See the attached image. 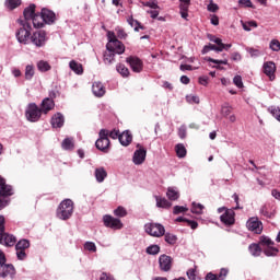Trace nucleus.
Masks as SVG:
<instances>
[{"label": "nucleus", "instance_id": "obj_36", "mask_svg": "<svg viewBox=\"0 0 280 280\" xmlns=\"http://www.w3.org/2000/svg\"><path fill=\"white\" fill-rule=\"evenodd\" d=\"M164 240H165L166 244L174 246V244H176V242L178 241V237H176V235H174L172 233H166V234H164Z\"/></svg>", "mask_w": 280, "mask_h": 280}, {"label": "nucleus", "instance_id": "obj_51", "mask_svg": "<svg viewBox=\"0 0 280 280\" xmlns=\"http://www.w3.org/2000/svg\"><path fill=\"white\" fill-rule=\"evenodd\" d=\"M185 211H189V209L187 207H185V206H175L173 208V213L175 215H178V213H185Z\"/></svg>", "mask_w": 280, "mask_h": 280}, {"label": "nucleus", "instance_id": "obj_35", "mask_svg": "<svg viewBox=\"0 0 280 280\" xmlns=\"http://www.w3.org/2000/svg\"><path fill=\"white\" fill-rule=\"evenodd\" d=\"M116 70L120 75H122V78H128V75H130V70H128V68L122 63L117 65Z\"/></svg>", "mask_w": 280, "mask_h": 280}, {"label": "nucleus", "instance_id": "obj_14", "mask_svg": "<svg viewBox=\"0 0 280 280\" xmlns=\"http://www.w3.org/2000/svg\"><path fill=\"white\" fill-rule=\"evenodd\" d=\"M264 73L269 78L270 82H275L277 72V65L273 61H266L262 66Z\"/></svg>", "mask_w": 280, "mask_h": 280}, {"label": "nucleus", "instance_id": "obj_1", "mask_svg": "<svg viewBox=\"0 0 280 280\" xmlns=\"http://www.w3.org/2000/svg\"><path fill=\"white\" fill-rule=\"evenodd\" d=\"M19 23L22 25V27H20L15 33L18 43L27 45V43H30V38L32 37V23L23 22V20H20Z\"/></svg>", "mask_w": 280, "mask_h": 280}, {"label": "nucleus", "instance_id": "obj_40", "mask_svg": "<svg viewBox=\"0 0 280 280\" xmlns=\"http://www.w3.org/2000/svg\"><path fill=\"white\" fill-rule=\"evenodd\" d=\"M5 5L9 10H15V8L21 5V0H7Z\"/></svg>", "mask_w": 280, "mask_h": 280}, {"label": "nucleus", "instance_id": "obj_31", "mask_svg": "<svg viewBox=\"0 0 280 280\" xmlns=\"http://www.w3.org/2000/svg\"><path fill=\"white\" fill-rule=\"evenodd\" d=\"M248 249L253 257H259V255H261V247L259 244H250Z\"/></svg>", "mask_w": 280, "mask_h": 280}, {"label": "nucleus", "instance_id": "obj_5", "mask_svg": "<svg viewBox=\"0 0 280 280\" xmlns=\"http://www.w3.org/2000/svg\"><path fill=\"white\" fill-rule=\"evenodd\" d=\"M98 139L95 142V147L101 152H108V148H110V140L108 139V130L101 129L98 133Z\"/></svg>", "mask_w": 280, "mask_h": 280}, {"label": "nucleus", "instance_id": "obj_49", "mask_svg": "<svg viewBox=\"0 0 280 280\" xmlns=\"http://www.w3.org/2000/svg\"><path fill=\"white\" fill-rule=\"evenodd\" d=\"M260 244L267 247L275 246V242H272V240H270L268 236H260Z\"/></svg>", "mask_w": 280, "mask_h": 280}, {"label": "nucleus", "instance_id": "obj_59", "mask_svg": "<svg viewBox=\"0 0 280 280\" xmlns=\"http://www.w3.org/2000/svg\"><path fill=\"white\" fill-rule=\"evenodd\" d=\"M120 135L121 133H119V130H116V129H114L110 132H108V137H110V139H119Z\"/></svg>", "mask_w": 280, "mask_h": 280}, {"label": "nucleus", "instance_id": "obj_25", "mask_svg": "<svg viewBox=\"0 0 280 280\" xmlns=\"http://www.w3.org/2000/svg\"><path fill=\"white\" fill-rule=\"evenodd\" d=\"M206 60L208 62H213V65H217V66H212V69H224V67L220 66V65H229V59H223V60H218V59H213L211 57H207Z\"/></svg>", "mask_w": 280, "mask_h": 280}, {"label": "nucleus", "instance_id": "obj_33", "mask_svg": "<svg viewBox=\"0 0 280 280\" xmlns=\"http://www.w3.org/2000/svg\"><path fill=\"white\" fill-rule=\"evenodd\" d=\"M175 150L178 159H185V156H187V149H185L184 144H177Z\"/></svg>", "mask_w": 280, "mask_h": 280}, {"label": "nucleus", "instance_id": "obj_10", "mask_svg": "<svg viewBox=\"0 0 280 280\" xmlns=\"http://www.w3.org/2000/svg\"><path fill=\"white\" fill-rule=\"evenodd\" d=\"M0 277L2 279L5 278H10V279H14V277H16V269L14 268V265L12 264H3L0 265Z\"/></svg>", "mask_w": 280, "mask_h": 280}, {"label": "nucleus", "instance_id": "obj_58", "mask_svg": "<svg viewBox=\"0 0 280 280\" xmlns=\"http://www.w3.org/2000/svg\"><path fill=\"white\" fill-rule=\"evenodd\" d=\"M219 7L218 4L213 3V1H210V3L208 4V11L209 12H218Z\"/></svg>", "mask_w": 280, "mask_h": 280}, {"label": "nucleus", "instance_id": "obj_47", "mask_svg": "<svg viewBox=\"0 0 280 280\" xmlns=\"http://www.w3.org/2000/svg\"><path fill=\"white\" fill-rule=\"evenodd\" d=\"M116 34L117 38H120V40H126V38H128V34L121 27H116Z\"/></svg>", "mask_w": 280, "mask_h": 280}, {"label": "nucleus", "instance_id": "obj_57", "mask_svg": "<svg viewBox=\"0 0 280 280\" xmlns=\"http://www.w3.org/2000/svg\"><path fill=\"white\" fill-rule=\"evenodd\" d=\"M178 136L180 139H185L187 137V128L185 126H182L178 129Z\"/></svg>", "mask_w": 280, "mask_h": 280}, {"label": "nucleus", "instance_id": "obj_18", "mask_svg": "<svg viewBox=\"0 0 280 280\" xmlns=\"http://www.w3.org/2000/svg\"><path fill=\"white\" fill-rule=\"evenodd\" d=\"M24 20L23 23H30L34 19V15L36 14V4H31L26 9H24Z\"/></svg>", "mask_w": 280, "mask_h": 280}, {"label": "nucleus", "instance_id": "obj_26", "mask_svg": "<svg viewBox=\"0 0 280 280\" xmlns=\"http://www.w3.org/2000/svg\"><path fill=\"white\" fill-rule=\"evenodd\" d=\"M156 200V207L160 209H171L172 208V202L165 198L161 197H155Z\"/></svg>", "mask_w": 280, "mask_h": 280}, {"label": "nucleus", "instance_id": "obj_55", "mask_svg": "<svg viewBox=\"0 0 280 280\" xmlns=\"http://www.w3.org/2000/svg\"><path fill=\"white\" fill-rule=\"evenodd\" d=\"M240 8H253V2L250 0H238Z\"/></svg>", "mask_w": 280, "mask_h": 280}, {"label": "nucleus", "instance_id": "obj_62", "mask_svg": "<svg viewBox=\"0 0 280 280\" xmlns=\"http://www.w3.org/2000/svg\"><path fill=\"white\" fill-rule=\"evenodd\" d=\"M248 54L252 56V58H257L259 56V50L255 48H247Z\"/></svg>", "mask_w": 280, "mask_h": 280}, {"label": "nucleus", "instance_id": "obj_38", "mask_svg": "<svg viewBox=\"0 0 280 280\" xmlns=\"http://www.w3.org/2000/svg\"><path fill=\"white\" fill-rule=\"evenodd\" d=\"M35 74V70H34V66L32 65H27L25 67V80H32V78H34Z\"/></svg>", "mask_w": 280, "mask_h": 280}, {"label": "nucleus", "instance_id": "obj_56", "mask_svg": "<svg viewBox=\"0 0 280 280\" xmlns=\"http://www.w3.org/2000/svg\"><path fill=\"white\" fill-rule=\"evenodd\" d=\"M226 275H229V269L222 268L220 270L219 275H217V280H224V279H226Z\"/></svg>", "mask_w": 280, "mask_h": 280}, {"label": "nucleus", "instance_id": "obj_27", "mask_svg": "<svg viewBox=\"0 0 280 280\" xmlns=\"http://www.w3.org/2000/svg\"><path fill=\"white\" fill-rule=\"evenodd\" d=\"M31 21L33 23V27H35L36 30L44 27L45 25V22L43 21V15L38 13H36Z\"/></svg>", "mask_w": 280, "mask_h": 280}, {"label": "nucleus", "instance_id": "obj_8", "mask_svg": "<svg viewBox=\"0 0 280 280\" xmlns=\"http://www.w3.org/2000/svg\"><path fill=\"white\" fill-rule=\"evenodd\" d=\"M107 51L121 56L126 51V46L120 40H110L106 44Z\"/></svg>", "mask_w": 280, "mask_h": 280}, {"label": "nucleus", "instance_id": "obj_28", "mask_svg": "<svg viewBox=\"0 0 280 280\" xmlns=\"http://www.w3.org/2000/svg\"><path fill=\"white\" fill-rule=\"evenodd\" d=\"M108 176V173H106V170L104 167H100L95 170V178L97 183H104V179Z\"/></svg>", "mask_w": 280, "mask_h": 280}, {"label": "nucleus", "instance_id": "obj_16", "mask_svg": "<svg viewBox=\"0 0 280 280\" xmlns=\"http://www.w3.org/2000/svg\"><path fill=\"white\" fill-rule=\"evenodd\" d=\"M220 220L221 222H223V224H226L228 226L235 224V211L225 210V212L220 217Z\"/></svg>", "mask_w": 280, "mask_h": 280}, {"label": "nucleus", "instance_id": "obj_3", "mask_svg": "<svg viewBox=\"0 0 280 280\" xmlns=\"http://www.w3.org/2000/svg\"><path fill=\"white\" fill-rule=\"evenodd\" d=\"M14 195L12 186L5 184V180L0 186V211L10 205V196Z\"/></svg>", "mask_w": 280, "mask_h": 280}, {"label": "nucleus", "instance_id": "obj_44", "mask_svg": "<svg viewBox=\"0 0 280 280\" xmlns=\"http://www.w3.org/2000/svg\"><path fill=\"white\" fill-rule=\"evenodd\" d=\"M148 255H159L161 247L159 245H151L147 248Z\"/></svg>", "mask_w": 280, "mask_h": 280}, {"label": "nucleus", "instance_id": "obj_60", "mask_svg": "<svg viewBox=\"0 0 280 280\" xmlns=\"http://www.w3.org/2000/svg\"><path fill=\"white\" fill-rule=\"evenodd\" d=\"M16 257H18V259L23 260V259H25V257H27V255L25 254V250L16 249Z\"/></svg>", "mask_w": 280, "mask_h": 280}, {"label": "nucleus", "instance_id": "obj_39", "mask_svg": "<svg viewBox=\"0 0 280 280\" xmlns=\"http://www.w3.org/2000/svg\"><path fill=\"white\" fill-rule=\"evenodd\" d=\"M61 147H62L63 150H73V148H74L73 139L66 138L62 141Z\"/></svg>", "mask_w": 280, "mask_h": 280}, {"label": "nucleus", "instance_id": "obj_23", "mask_svg": "<svg viewBox=\"0 0 280 280\" xmlns=\"http://www.w3.org/2000/svg\"><path fill=\"white\" fill-rule=\"evenodd\" d=\"M119 141L121 145H130L132 142V135H130V131H124L119 135Z\"/></svg>", "mask_w": 280, "mask_h": 280}, {"label": "nucleus", "instance_id": "obj_2", "mask_svg": "<svg viewBox=\"0 0 280 280\" xmlns=\"http://www.w3.org/2000/svg\"><path fill=\"white\" fill-rule=\"evenodd\" d=\"M57 215L60 220H69L73 215V201L71 199L61 201L57 209Z\"/></svg>", "mask_w": 280, "mask_h": 280}, {"label": "nucleus", "instance_id": "obj_17", "mask_svg": "<svg viewBox=\"0 0 280 280\" xmlns=\"http://www.w3.org/2000/svg\"><path fill=\"white\" fill-rule=\"evenodd\" d=\"M0 244L3 246H14L16 244V237H14V235L2 232V234H0Z\"/></svg>", "mask_w": 280, "mask_h": 280}, {"label": "nucleus", "instance_id": "obj_30", "mask_svg": "<svg viewBox=\"0 0 280 280\" xmlns=\"http://www.w3.org/2000/svg\"><path fill=\"white\" fill-rule=\"evenodd\" d=\"M37 69L38 71H40L42 73H45L47 71H51V66L49 65V62L45 61V60H39L37 62Z\"/></svg>", "mask_w": 280, "mask_h": 280}, {"label": "nucleus", "instance_id": "obj_6", "mask_svg": "<svg viewBox=\"0 0 280 280\" xmlns=\"http://www.w3.org/2000/svg\"><path fill=\"white\" fill-rule=\"evenodd\" d=\"M144 231L152 237H163V235H165V228L159 223H147Z\"/></svg>", "mask_w": 280, "mask_h": 280}, {"label": "nucleus", "instance_id": "obj_19", "mask_svg": "<svg viewBox=\"0 0 280 280\" xmlns=\"http://www.w3.org/2000/svg\"><path fill=\"white\" fill-rule=\"evenodd\" d=\"M50 124L52 128H62L65 126V116L60 113L55 114L51 117Z\"/></svg>", "mask_w": 280, "mask_h": 280}, {"label": "nucleus", "instance_id": "obj_64", "mask_svg": "<svg viewBox=\"0 0 280 280\" xmlns=\"http://www.w3.org/2000/svg\"><path fill=\"white\" fill-rule=\"evenodd\" d=\"M101 280H115V278H113V276L106 273V272H103L101 275Z\"/></svg>", "mask_w": 280, "mask_h": 280}, {"label": "nucleus", "instance_id": "obj_42", "mask_svg": "<svg viewBox=\"0 0 280 280\" xmlns=\"http://www.w3.org/2000/svg\"><path fill=\"white\" fill-rule=\"evenodd\" d=\"M30 246V241L27 240H21L16 245H15V250H25Z\"/></svg>", "mask_w": 280, "mask_h": 280}, {"label": "nucleus", "instance_id": "obj_20", "mask_svg": "<svg viewBox=\"0 0 280 280\" xmlns=\"http://www.w3.org/2000/svg\"><path fill=\"white\" fill-rule=\"evenodd\" d=\"M92 92L94 93L95 97H104L106 94V89H104V84H102V82H94L92 85Z\"/></svg>", "mask_w": 280, "mask_h": 280}, {"label": "nucleus", "instance_id": "obj_21", "mask_svg": "<svg viewBox=\"0 0 280 280\" xmlns=\"http://www.w3.org/2000/svg\"><path fill=\"white\" fill-rule=\"evenodd\" d=\"M40 15L44 23H54V21H56V13L47 9H43Z\"/></svg>", "mask_w": 280, "mask_h": 280}, {"label": "nucleus", "instance_id": "obj_4", "mask_svg": "<svg viewBox=\"0 0 280 280\" xmlns=\"http://www.w3.org/2000/svg\"><path fill=\"white\" fill-rule=\"evenodd\" d=\"M42 115H43V109L38 108V105H36V103L28 104L25 112V117L27 121L36 122L40 119Z\"/></svg>", "mask_w": 280, "mask_h": 280}, {"label": "nucleus", "instance_id": "obj_24", "mask_svg": "<svg viewBox=\"0 0 280 280\" xmlns=\"http://www.w3.org/2000/svg\"><path fill=\"white\" fill-rule=\"evenodd\" d=\"M69 67L71 71H74L77 73V75H82V73H84V68H82V63H79L75 60H71Z\"/></svg>", "mask_w": 280, "mask_h": 280}, {"label": "nucleus", "instance_id": "obj_15", "mask_svg": "<svg viewBox=\"0 0 280 280\" xmlns=\"http://www.w3.org/2000/svg\"><path fill=\"white\" fill-rule=\"evenodd\" d=\"M247 229L248 231H253L254 233H257L258 235L264 231V225L261 224V221L257 218H250L247 221Z\"/></svg>", "mask_w": 280, "mask_h": 280}, {"label": "nucleus", "instance_id": "obj_29", "mask_svg": "<svg viewBox=\"0 0 280 280\" xmlns=\"http://www.w3.org/2000/svg\"><path fill=\"white\" fill-rule=\"evenodd\" d=\"M166 196L168 200L176 201L178 198H180V194H178V190L170 187L166 191Z\"/></svg>", "mask_w": 280, "mask_h": 280}, {"label": "nucleus", "instance_id": "obj_45", "mask_svg": "<svg viewBox=\"0 0 280 280\" xmlns=\"http://www.w3.org/2000/svg\"><path fill=\"white\" fill-rule=\"evenodd\" d=\"M114 214L117 218H126V215H128V212L124 207L119 206L116 210H114Z\"/></svg>", "mask_w": 280, "mask_h": 280}, {"label": "nucleus", "instance_id": "obj_22", "mask_svg": "<svg viewBox=\"0 0 280 280\" xmlns=\"http://www.w3.org/2000/svg\"><path fill=\"white\" fill-rule=\"evenodd\" d=\"M54 106H56V104L54 103V100L46 97L42 102L40 109L43 113H45V115H47L49 110H52Z\"/></svg>", "mask_w": 280, "mask_h": 280}, {"label": "nucleus", "instance_id": "obj_53", "mask_svg": "<svg viewBox=\"0 0 280 280\" xmlns=\"http://www.w3.org/2000/svg\"><path fill=\"white\" fill-rule=\"evenodd\" d=\"M231 110H233V108L229 105V104H225L222 106L221 108V114L224 116V117H229V115H231Z\"/></svg>", "mask_w": 280, "mask_h": 280}, {"label": "nucleus", "instance_id": "obj_54", "mask_svg": "<svg viewBox=\"0 0 280 280\" xmlns=\"http://www.w3.org/2000/svg\"><path fill=\"white\" fill-rule=\"evenodd\" d=\"M242 25H243V30H245V32H250V27H257V22L250 21L247 24L242 22Z\"/></svg>", "mask_w": 280, "mask_h": 280}, {"label": "nucleus", "instance_id": "obj_50", "mask_svg": "<svg viewBox=\"0 0 280 280\" xmlns=\"http://www.w3.org/2000/svg\"><path fill=\"white\" fill-rule=\"evenodd\" d=\"M85 250H90V253H96L97 252V246H95V243L93 242H86L84 244Z\"/></svg>", "mask_w": 280, "mask_h": 280}, {"label": "nucleus", "instance_id": "obj_63", "mask_svg": "<svg viewBox=\"0 0 280 280\" xmlns=\"http://www.w3.org/2000/svg\"><path fill=\"white\" fill-rule=\"evenodd\" d=\"M187 277L189 280H196V269H189L187 271Z\"/></svg>", "mask_w": 280, "mask_h": 280}, {"label": "nucleus", "instance_id": "obj_52", "mask_svg": "<svg viewBox=\"0 0 280 280\" xmlns=\"http://www.w3.org/2000/svg\"><path fill=\"white\" fill-rule=\"evenodd\" d=\"M233 83L235 84V86H237V89H244V82L242 81V75H235L233 78Z\"/></svg>", "mask_w": 280, "mask_h": 280}, {"label": "nucleus", "instance_id": "obj_41", "mask_svg": "<svg viewBox=\"0 0 280 280\" xmlns=\"http://www.w3.org/2000/svg\"><path fill=\"white\" fill-rule=\"evenodd\" d=\"M264 253L267 257H275L277 255V253H279V249L277 247H272V245H270L269 247H267L264 250Z\"/></svg>", "mask_w": 280, "mask_h": 280}, {"label": "nucleus", "instance_id": "obj_32", "mask_svg": "<svg viewBox=\"0 0 280 280\" xmlns=\"http://www.w3.org/2000/svg\"><path fill=\"white\" fill-rule=\"evenodd\" d=\"M127 23H128L131 27H133L135 32H139V28H140V30H143V26L141 25V23H139V21H137V20H133L132 16H130V18L127 19Z\"/></svg>", "mask_w": 280, "mask_h": 280}, {"label": "nucleus", "instance_id": "obj_48", "mask_svg": "<svg viewBox=\"0 0 280 280\" xmlns=\"http://www.w3.org/2000/svg\"><path fill=\"white\" fill-rule=\"evenodd\" d=\"M202 209H205V206L200 203L192 202L191 213L200 214L202 213Z\"/></svg>", "mask_w": 280, "mask_h": 280}, {"label": "nucleus", "instance_id": "obj_11", "mask_svg": "<svg viewBox=\"0 0 280 280\" xmlns=\"http://www.w3.org/2000/svg\"><path fill=\"white\" fill-rule=\"evenodd\" d=\"M31 43H33L35 47H44L45 43H47V33H45V31H37L33 33L31 36Z\"/></svg>", "mask_w": 280, "mask_h": 280}, {"label": "nucleus", "instance_id": "obj_9", "mask_svg": "<svg viewBox=\"0 0 280 280\" xmlns=\"http://www.w3.org/2000/svg\"><path fill=\"white\" fill-rule=\"evenodd\" d=\"M104 225L107 226V229H114L115 231H119V229H124V223H121V220L115 219L112 215H104L103 217Z\"/></svg>", "mask_w": 280, "mask_h": 280}, {"label": "nucleus", "instance_id": "obj_43", "mask_svg": "<svg viewBox=\"0 0 280 280\" xmlns=\"http://www.w3.org/2000/svg\"><path fill=\"white\" fill-rule=\"evenodd\" d=\"M268 112L272 115V117H276L278 121H280V108L277 106H270L268 108Z\"/></svg>", "mask_w": 280, "mask_h": 280}, {"label": "nucleus", "instance_id": "obj_13", "mask_svg": "<svg viewBox=\"0 0 280 280\" xmlns=\"http://www.w3.org/2000/svg\"><path fill=\"white\" fill-rule=\"evenodd\" d=\"M174 258L172 256H167L165 254L159 257L160 269L162 272H170L172 270V262Z\"/></svg>", "mask_w": 280, "mask_h": 280}, {"label": "nucleus", "instance_id": "obj_34", "mask_svg": "<svg viewBox=\"0 0 280 280\" xmlns=\"http://www.w3.org/2000/svg\"><path fill=\"white\" fill-rule=\"evenodd\" d=\"M104 62L105 65H113V62H115V54L110 50H107L104 54Z\"/></svg>", "mask_w": 280, "mask_h": 280}, {"label": "nucleus", "instance_id": "obj_61", "mask_svg": "<svg viewBox=\"0 0 280 280\" xmlns=\"http://www.w3.org/2000/svg\"><path fill=\"white\" fill-rule=\"evenodd\" d=\"M199 84H201L202 86H207V84H209V77H199Z\"/></svg>", "mask_w": 280, "mask_h": 280}, {"label": "nucleus", "instance_id": "obj_46", "mask_svg": "<svg viewBox=\"0 0 280 280\" xmlns=\"http://www.w3.org/2000/svg\"><path fill=\"white\" fill-rule=\"evenodd\" d=\"M269 48L271 51H280V42L278 39H271L269 43Z\"/></svg>", "mask_w": 280, "mask_h": 280}, {"label": "nucleus", "instance_id": "obj_12", "mask_svg": "<svg viewBox=\"0 0 280 280\" xmlns=\"http://www.w3.org/2000/svg\"><path fill=\"white\" fill-rule=\"evenodd\" d=\"M126 62L130 66L133 73H141L143 71V61L139 57H128Z\"/></svg>", "mask_w": 280, "mask_h": 280}, {"label": "nucleus", "instance_id": "obj_7", "mask_svg": "<svg viewBox=\"0 0 280 280\" xmlns=\"http://www.w3.org/2000/svg\"><path fill=\"white\" fill-rule=\"evenodd\" d=\"M137 150L133 152L132 162L135 165H143L148 151L141 144H137Z\"/></svg>", "mask_w": 280, "mask_h": 280}, {"label": "nucleus", "instance_id": "obj_37", "mask_svg": "<svg viewBox=\"0 0 280 280\" xmlns=\"http://www.w3.org/2000/svg\"><path fill=\"white\" fill-rule=\"evenodd\" d=\"M209 51H219L220 52V51H224V49L221 48L220 46H215L213 44H209V45L203 47L202 54H207Z\"/></svg>", "mask_w": 280, "mask_h": 280}]
</instances>
